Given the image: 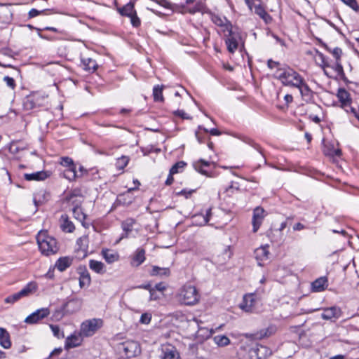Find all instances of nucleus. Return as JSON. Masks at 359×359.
Returning a JSON list of instances; mask_svg holds the SVG:
<instances>
[{
  "label": "nucleus",
  "mask_w": 359,
  "mask_h": 359,
  "mask_svg": "<svg viewBox=\"0 0 359 359\" xmlns=\"http://www.w3.org/2000/svg\"><path fill=\"white\" fill-rule=\"evenodd\" d=\"M36 241L39 250L46 256L54 255L59 250L56 239L48 235L46 231L39 232L36 236Z\"/></svg>",
  "instance_id": "f257e3e1"
},
{
  "label": "nucleus",
  "mask_w": 359,
  "mask_h": 359,
  "mask_svg": "<svg viewBox=\"0 0 359 359\" xmlns=\"http://www.w3.org/2000/svg\"><path fill=\"white\" fill-rule=\"evenodd\" d=\"M277 78L282 84L293 88L299 87L304 79L295 70L290 67L279 68L277 72Z\"/></svg>",
  "instance_id": "f03ea898"
},
{
  "label": "nucleus",
  "mask_w": 359,
  "mask_h": 359,
  "mask_svg": "<svg viewBox=\"0 0 359 359\" xmlns=\"http://www.w3.org/2000/svg\"><path fill=\"white\" fill-rule=\"evenodd\" d=\"M200 295L196 287L191 285H184L178 294L179 301L185 305H194L199 301Z\"/></svg>",
  "instance_id": "7ed1b4c3"
},
{
  "label": "nucleus",
  "mask_w": 359,
  "mask_h": 359,
  "mask_svg": "<svg viewBox=\"0 0 359 359\" xmlns=\"http://www.w3.org/2000/svg\"><path fill=\"white\" fill-rule=\"evenodd\" d=\"M103 325V321L100 318H92L83 321L80 326L79 332L83 337L93 336Z\"/></svg>",
  "instance_id": "20e7f679"
},
{
  "label": "nucleus",
  "mask_w": 359,
  "mask_h": 359,
  "mask_svg": "<svg viewBox=\"0 0 359 359\" xmlns=\"http://www.w3.org/2000/svg\"><path fill=\"white\" fill-rule=\"evenodd\" d=\"M118 349L127 358H132L140 353V345L135 341H126L118 346Z\"/></svg>",
  "instance_id": "39448f33"
},
{
  "label": "nucleus",
  "mask_w": 359,
  "mask_h": 359,
  "mask_svg": "<svg viewBox=\"0 0 359 359\" xmlns=\"http://www.w3.org/2000/svg\"><path fill=\"white\" fill-rule=\"evenodd\" d=\"M249 359H265L272 354V351L267 346L257 344L255 348L248 350Z\"/></svg>",
  "instance_id": "423d86ee"
},
{
  "label": "nucleus",
  "mask_w": 359,
  "mask_h": 359,
  "mask_svg": "<svg viewBox=\"0 0 359 359\" xmlns=\"http://www.w3.org/2000/svg\"><path fill=\"white\" fill-rule=\"evenodd\" d=\"M225 36H226V44L227 46L228 50L233 53H234L238 46V42L241 40L240 34L235 30H233V27H231V32H226Z\"/></svg>",
  "instance_id": "0eeeda50"
},
{
  "label": "nucleus",
  "mask_w": 359,
  "mask_h": 359,
  "mask_svg": "<svg viewBox=\"0 0 359 359\" xmlns=\"http://www.w3.org/2000/svg\"><path fill=\"white\" fill-rule=\"evenodd\" d=\"M50 313V312L48 308H41L29 315L25 318V322L27 324H36L42 319L48 317Z\"/></svg>",
  "instance_id": "6e6552de"
},
{
  "label": "nucleus",
  "mask_w": 359,
  "mask_h": 359,
  "mask_svg": "<svg viewBox=\"0 0 359 359\" xmlns=\"http://www.w3.org/2000/svg\"><path fill=\"white\" fill-rule=\"evenodd\" d=\"M323 310V312L321 313V318L325 320L335 322L342 315L341 309L337 306L325 308Z\"/></svg>",
  "instance_id": "1a4fd4ad"
},
{
  "label": "nucleus",
  "mask_w": 359,
  "mask_h": 359,
  "mask_svg": "<svg viewBox=\"0 0 359 359\" xmlns=\"http://www.w3.org/2000/svg\"><path fill=\"white\" fill-rule=\"evenodd\" d=\"M256 301V295L254 293L247 294L243 296V301L240 304L239 307L245 312H252Z\"/></svg>",
  "instance_id": "9d476101"
},
{
  "label": "nucleus",
  "mask_w": 359,
  "mask_h": 359,
  "mask_svg": "<svg viewBox=\"0 0 359 359\" xmlns=\"http://www.w3.org/2000/svg\"><path fill=\"white\" fill-rule=\"evenodd\" d=\"M194 169L202 175L210 176V172L214 167V163L210 161L200 159L193 163Z\"/></svg>",
  "instance_id": "9b49d317"
},
{
  "label": "nucleus",
  "mask_w": 359,
  "mask_h": 359,
  "mask_svg": "<svg viewBox=\"0 0 359 359\" xmlns=\"http://www.w3.org/2000/svg\"><path fill=\"white\" fill-rule=\"evenodd\" d=\"M277 331V328L275 325H271L265 329L260 330L259 331L255 332L253 334H245V336L247 338H250L251 337L255 339H262L264 338L269 337L273 334H275Z\"/></svg>",
  "instance_id": "f8f14e48"
},
{
  "label": "nucleus",
  "mask_w": 359,
  "mask_h": 359,
  "mask_svg": "<svg viewBox=\"0 0 359 359\" xmlns=\"http://www.w3.org/2000/svg\"><path fill=\"white\" fill-rule=\"evenodd\" d=\"M211 19L215 25L222 28L224 33L231 32L232 24L226 17L212 15Z\"/></svg>",
  "instance_id": "ddd939ff"
},
{
  "label": "nucleus",
  "mask_w": 359,
  "mask_h": 359,
  "mask_svg": "<svg viewBox=\"0 0 359 359\" xmlns=\"http://www.w3.org/2000/svg\"><path fill=\"white\" fill-rule=\"evenodd\" d=\"M265 217V211L261 207H257L254 209L252 217L253 231L257 232L261 226Z\"/></svg>",
  "instance_id": "4468645a"
},
{
  "label": "nucleus",
  "mask_w": 359,
  "mask_h": 359,
  "mask_svg": "<svg viewBox=\"0 0 359 359\" xmlns=\"http://www.w3.org/2000/svg\"><path fill=\"white\" fill-rule=\"evenodd\" d=\"M83 338V336H81L80 332L78 333L74 332V334L67 337L65 340V348L68 350L79 346L82 344Z\"/></svg>",
  "instance_id": "2eb2a0df"
},
{
  "label": "nucleus",
  "mask_w": 359,
  "mask_h": 359,
  "mask_svg": "<svg viewBox=\"0 0 359 359\" xmlns=\"http://www.w3.org/2000/svg\"><path fill=\"white\" fill-rule=\"evenodd\" d=\"M64 305V309L67 314H72L79 311L82 306V302L79 299H73Z\"/></svg>",
  "instance_id": "dca6fc26"
},
{
  "label": "nucleus",
  "mask_w": 359,
  "mask_h": 359,
  "mask_svg": "<svg viewBox=\"0 0 359 359\" xmlns=\"http://www.w3.org/2000/svg\"><path fill=\"white\" fill-rule=\"evenodd\" d=\"M38 290V284L35 281L28 283L21 290L18 292L21 298L29 297L34 294Z\"/></svg>",
  "instance_id": "f3484780"
},
{
  "label": "nucleus",
  "mask_w": 359,
  "mask_h": 359,
  "mask_svg": "<svg viewBox=\"0 0 359 359\" xmlns=\"http://www.w3.org/2000/svg\"><path fill=\"white\" fill-rule=\"evenodd\" d=\"M211 210L212 209L208 208L205 210V213L201 212L198 214H196L193 218L196 223V224L203 226L208 223L210 221V217L211 216Z\"/></svg>",
  "instance_id": "a211bd4d"
},
{
  "label": "nucleus",
  "mask_w": 359,
  "mask_h": 359,
  "mask_svg": "<svg viewBox=\"0 0 359 359\" xmlns=\"http://www.w3.org/2000/svg\"><path fill=\"white\" fill-rule=\"evenodd\" d=\"M74 258L72 257H62L59 258L55 262V267L60 271H65L73 263Z\"/></svg>",
  "instance_id": "6ab92c4d"
},
{
  "label": "nucleus",
  "mask_w": 359,
  "mask_h": 359,
  "mask_svg": "<svg viewBox=\"0 0 359 359\" xmlns=\"http://www.w3.org/2000/svg\"><path fill=\"white\" fill-rule=\"evenodd\" d=\"M255 13L259 15L266 24L271 22L272 18L269 14L265 11L264 8L261 5L260 2L257 4H254Z\"/></svg>",
  "instance_id": "aec40b11"
},
{
  "label": "nucleus",
  "mask_w": 359,
  "mask_h": 359,
  "mask_svg": "<svg viewBox=\"0 0 359 359\" xmlns=\"http://www.w3.org/2000/svg\"><path fill=\"white\" fill-rule=\"evenodd\" d=\"M327 287V279L326 277H320L313 281L311 284L312 291L314 292H322Z\"/></svg>",
  "instance_id": "412c9836"
},
{
  "label": "nucleus",
  "mask_w": 359,
  "mask_h": 359,
  "mask_svg": "<svg viewBox=\"0 0 359 359\" xmlns=\"http://www.w3.org/2000/svg\"><path fill=\"white\" fill-rule=\"evenodd\" d=\"M337 96L341 103L342 107H348L351 104V97L349 93L345 90L344 88H339L337 91Z\"/></svg>",
  "instance_id": "4be33fe9"
},
{
  "label": "nucleus",
  "mask_w": 359,
  "mask_h": 359,
  "mask_svg": "<svg viewBox=\"0 0 359 359\" xmlns=\"http://www.w3.org/2000/svg\"><path fill=\"white\" fill-rule=\"evenodd\" d=\"M102 255L108 264H112L119 259L118 254L112 250H102Z\"/></svg>",
  "instance_id": "5701e85b"
},
{
  "label": "nucleus",
  "mask_w": 359,
  "mask_h": 359,
  "mask_svg": "<svg viewBox=\"0 0 359 359\" xmlns=\"http://www.w3.org/2000/svg\"><path fill=\"white\" fill-rule=\"evenodd\" d=\"M145 260V250L143 248H138L133 257L132 265L138 266Z\"/></svg>",
  "instance_id": "b1692460"
},
{
  "label": "nucleus",
  "mask_w": 359,
  "mask_h": 359,
  "mask_svg": "<svg viewBox=\"0 0 359 359\" xmlns=\"http://www.w3.org/2000/svg\"><path fill=\"white\" fill-rule=\"evenodd\" d=\"M0 345L6 349L11 346L9 333L2 327H0Z\"/></svg>",
  "instance_id": "393cba45"
},
{
  "label": "nucleus",
  "mask_w": 359,
  "mask_h": 359,
  "mask_svg": "<svg viewBox=\"0 0 359 359\" xmlns=\"http://www.w3.org/2000/svg\"><path fill=\"white\" fill-rule=\"evenodd\" d=\"M150 275L152 276H159L161 278L168 277L170 275V270L169 268H161L157 266H153Z\"/></svg>",
  "instance_id": "a878e982"
},
{
  "label": "nucleus",
  "mask_w": 359,
  "mask_h": 359,
  "mask_svg": "<svg viewBox=\"0 0 359 359\" xmlns=\"http://www.w3.org/2000/svg\"><path fill=\"white\" fill-rule=\"evenodd\" d=\"M48 175L44 171H39L33 173H25L24 175V178L27 181H40L44 180L48 177Z\"/></svg>",
  "instance_id": "bb28decb"
},
{
  "label": "nucleus",
  "mask_w": 359,
  "mask_h": 359,
  "mask_svg": "<svg viewBox=\"0 0 359 359\" xmlns=\"http://www.w3.org/2000/svg\"><path fill=\"white\" fill-rule=\"evenodd\" d=\"M297 88L299 90V93L304 100H309L311 98L312 90L306 83L305 80H304L302 83H300L299 87H297Z\"/></svg>",
  "instance_id": "cd10ccee"
},
{
  "label": "nucleus",
  "mask_w": 359,
  "mask_h": 359,
  "mask_svg": "<svg viewBox=\"0 0 359 359\" xmlns=\"http://www.w3.org/2000/svg\"><path fill=\"white\" fill-rule=\"evenodd\" d=\"M81 63L86 71L94 72L98 66L96 61L90 57H81Z\"/></svg>",
  "instance_id": "c85d7f7f"
},
{
  "label": "nucleus",
  "mask_w": 359,
  "mask_h": 359,
  "mask_svg": "<svg viewBox=\"0 0 359 359\" xmlns=\"http://www.w3.org/2000/svg\"><path fill=\"white\" fill-rule=\"evenodd\" d=\"M89 267L92 271H95L97 273L102 274L104 273L106 271L104 264L100 261L90 259L89 261Z\"/></svg>",
  "instance_id": "c756f323"
},
{
  "label": "nucleus",
  "mask_w": 359,
  "mask_h": 359,
  "mask_svg": "<svg viewBox=\"0 0 359 359\" xmlns=\"http://www.w3.org/2000/svg\"><path fill=\"white\" fill-rule=\"evenodd\" d=\"M135 224V220L132 218H128L122 222V229L124 231V235L122 238L128 237L129 233L133 230V226Z\"/></svg>",
  "instance_id": "7c9ffc66"
},
{
  "label": "nucleus",
  "mask_w": 359,
  "mask_h": 359,
  "mask_svg": "<svg viewBox=\"0 0 359 359\" xmlns=\"http://www.w3.org/2000/svg\"><path fill=\"white\" fill-rule=\"evenodd\" d=\"M162 359H180L179 353L174 347H166L163 349Z\"/></svg>",
  "instance_id": "2f4dec72"
},
{
  "label": "nucleus",
  "mask_w": 359,
  "mask_h": 359,
  "mask_svg": "<svg viewBox=\"0 0 359 359\" xmlns=\"http://www.w3.org/2000/svg\"><path fill=\"white\" fill-rule=\"evenodd\" d=\"M196 322L198 323V320H196ZM198 326L199 327L196 333V336L197 338L200 339L201 340H205L210 337V336L212 334V331L211 330H209L208 328L206 327H200L199 325H198Z\"/></svg>",
  "instance_id": "473e14b6"
},
{
  "label": "nucleus",
  "mask_w": 359,
  "mask_h": 359,
  "mask_svg": "<svg viewBox=\"0 0 359 359\" xmlns=\"http://www.w3.org/2000/svg\"><path fill=\"white\" fill-rule=\"evenodd\" d=\"M118 12L121 15L127 16L128 18L136 13L135 10L134 9V4L131 2L119 8Z\"/></svg>",
  "instance_id": "72a5a7b5"
},
{
  "label": "nucleus",
  "mask_w": 359,
  "mask_h": 359,
  "mask_svg": "<svg viewBox=\"0 0 359 359\" xmlns=\"http://www.w3.org/2000/svg\"><path fill=\"white\" fill-rule=\"evenodd\" d=\"M61 219H62V222L60 225L62 230L67 233L73 232L75 227L74 224L68 219V217L62 215Z\"/></svg>",
  "instance_id": "f704fd0d"
},
{
  "label": "nucleus",
  "mask_w": 359,
  "mask_h": 359,
  "mask_svg": "<svg viewBox=\"0 0 359 359\" xmlns=\"http://www.w3.org/2000/svg\"><path fill=\"white\" fill-rule=\"evenodd\" d=\"M323 152L326 156H340L341 154V151L339 149L334 148V146L330 144L325 145Z\"/></svg>",
  "instance_id": "c9c22d12"
},
{
  "label": "nucleus",
  "mask_w": 359,
  "mask_h": 359,
  "mask_svg": "<svg viewBox=\"0 0 359 359\" xmlns=\"http://www.w3.org/2000/svg\"><path fill=\"white\" fill-rule=\"evenodd\" d=\"M63 177L69 181H74L76 178L79 177L76 173V166L66 168L63 172Z\"/></svg>",
  "instance_id": "e433bc0d"
},
{
  "label": "nucleus",
  "mask_w": 359,
  "mask_h": 359,
  "mask_svg": "<svg viewBox=\"0 0 359 359\" xmlns=\"http://www.w3.org/2000/svg\"><path fill=\"white\" fill-rule=\"evenodd\" d=\"M19 141H12L9 145L8 150L13 154H17L20 151L25 150L27 148L26 145H20Z\"/></svg>",
  "instance_id": "4c0bfd02"
},
{
  "label": "nucleus",
  "mask_w": 359,
  "mask_h": 359,
  "mask_svg": "<svg viewBox=\"0 0 359 359\" xmlns=\"http://www.w3.org/2000/svg\"><path fill=\"white\" fill-rule=\"evenodd\" d=\"M255 257L257 260L264 261L269 258V251L266 247H261L255 251Z\"/></svg>",
  "instance_id": "58836bf2"
},
{
  "label": "nucleus",
  "mask_w": 359,
  "mask_h": 359,
  "mask_svg": "<svg viewBox=\"0 0 359 359\" xmlns=\"http://www.w3.org/2000/svg\"><path fill=\"white\" fill-rule=\"evenodd\" d=\"M90 276L87 271L80 273L79 276V286L81 288L88 287L90 284Z\"/></svg>",
  "instance_id": "ea45409f"
},
{
  "label": "nucleus",
  "mask_w": 359,
  "mask_h": 359,
  "mask_svg": "<svg viewBox=\"0 0 359 359\" xmlns=\"http://www.w3.org/2000/svg\"><path fill=\"white\" fill-rule=\"evenodd\" d=\"M163 86H155L153 89L154 100L155 102H163L164 97L163 96Z\"/></svg>",
  "instance_id": "a19ab883"
},
{
  "label": "nucleus",
  "mask_w": 359,
  "mask_h": 359,
  "mask_svg": "<svg viewBox=\"0 0 359 359\" xmlns=\"http://www.w3.org/2000/svg\"><path fill=\"white\" fill-rule=\"evenodd\" d=\"M213 341L219 346H226L230 344V339L226 335H217Z\"/></svg>",
  "instance_id": "79ce46f5"
},
{
  "label": "nucleus",
  "mask_w": 359,
  "mask_h": 359,
  "mask_svg": "<svg viewBox=\"0 0 359 359\" xmlns=\"http://www.w3.org/2000/svg\"><path fill=\"white\" fill-rule=\"evenodd\" d=\"M76 244L79 246V249L86 252L88 246V238L86 236L80 237L76 241Z\"/></svg>",
  "instance_id": "37998d69"
},
{
  "label": "nucleus",
  "mask_w": 359,
  "mask_h": 359,
  "mask_svg": "<svg viewBox=\"0 0 359 359\" xmlns=\"http://www.w3.org/2000/svg\"><path fill=\"white\" fill-rule=\"evenodd\" d=\"M187 165V163L184 161H178L174 164L170 168V174L174 175L176 173L181 172Z\"/></svg>",
  "instance_id": "c03bdc74"
},
{
  "label": "nucleus",
  "mask_w": 359,
  "mask_h": 359,
  "mask_svg": "<svg viewBox=\"0 0 359 359\" xmlns=\"http://www.w3.org/2000/svg\"><path fill=\"white\" fill-rule=\"evenodd\" d=\"M129 158L128 156H123L116 160V165L119 169H123L128 163Z\"/></svg>",
  "instance_id": "a18cd8bd"
},
{
  "label": "nucleus",
  "mask_w": 359,
  "mask_h": 359,
  "mask_svg": "<svg viewBox=\"0 0 359 359\" xmlns=\"http://www.w3.org/2000/svg\"><path fill=\"white\" fill-rule=\"evenodd\" d=\"M60 164L62 166L66 167L67 168H69L76 166L75 164L74 163L73 160L71 158L67 157V156L61 158Z\"/></svg>",
  "instance_id": "49530a36"
},
{
  "label": "nucleus",
  "mask_w": 359,
  "mask_h": 359,
  "mask_svg": "<svg viewBox=\"0 0 359 359\" xmlns=\"http://www.w3.org/2000/svg\"><path fill=\"white\" fill-rule=\"evenodd\" d=\"M21 298L19 292H16V293H14L11 295H9L8 296L6 299H5V302L7 303V304H14L15 302H18V300H20Z\"/></svg>",
  "instance_id": "de8ad7c7"
},
{
  "label": "nucleus",
  "mask_w": 359,
  "mask_h": 359,
  "mask_svg": "<svg viewBox=\"0 0 359 359\" xmlns=\"http://www.w3.org/2000/svg\"><path fill=\"white\" fill-rule=\"evenodd\" d=\"M50 327L53 333V335L55 337H57L58 339L65 337L64 333L60 331L59 326L54 325H50Z\"/></svg>",
  "instance_id": "09e8293b"
},
{
  "label": "nucleus",
  "mask_w": 359,
  "mask_h": 359,
  "mask_svg": "<svg viewBox=\"0 0 359 359\" xmlns=\"http://www.w3.org/2000/svg\"><path fill=\"white\" fill-rule=\"evenodd\" d=\"M344 4L349 6L353 11H359V6L356 0H341Z\"/></svg>",
  "instance_id": "8fccbe9b"
},
{
  "label": "nucleus",
  "mask_w": 359,
  "mask_h": 359,
  "mask_svg": "<svg viewBox=\"0 0 359 359\" xmlns=\"http://www.w3.org/2000/svg\"><path fill=\"white\" fill-rule=\"evenodd\" d=\"M332 68L334 69L339 76H343L344 75L343 66L340 61H335V63L332 66Z\"/></svg>",
  "instance_id": "3c124183"
},
{
  "label": "nucleus",
  "mask_w": 359,
  "mask_h": 359,
  "mask_svg": "<svg viewBox=\"0 0 359 359\" xmlns=\"http://www.w3.org/2000/svg\"><path fill=\"white\" fill-rule=\"evenodd\" d=\"M237 359H249L248 351L245 347H241L237 352Z\"/></svg>",
  "instance_id": "603ef678"
},
{
  "label": "nucleus",
  "mask_w": 359,
  "mask_h": 359,
  "mask_svg": "<svg viewBox=\"0 0 359 359\" xmlns=\"http://www.w3.org/2000/svg\"><path fill=\"white\" fill-rule=\"evenodd\" d=\"M65 315H67V313H66V311L64 309V305H62L60 309H56L53 313V316L57 320L62 318Z\"/></svg>",
  "instance_id": "864d4df0"
},
{
  "label": "nucleus",
  "mask_w": 359,
  "mask_h": 359,
  "mask_svg": "<svg viewBox=\"0 0 359 359\" xmlns=\"http://www.w3.org/2000/svg\"><path fill=\"white\" fill-rule=\"evenodd\" d=\"M327 49L332 53L336 61H340L341 55L342 54V50L339 48H334L332 50H330L328 48Z\"/></svg>",
  "instance_id": "5fc2aeb1"
},
{
  "label": "nucleus",
  "mask_w": 359,
  "mask_h": 359,
  "mask_svg": "<svg viewBox=\"0 0 359 359\" xmlns=\"http://www.w3.org/2000/svg\"><path fill=\"white\" fill-rule=\"evenodd\" d=\"M247 142L259 152L262 157L263 158L264 163H266V161L264 158V154L262 152L261 147L252 140H249Z\"/></svg>",
  "instance_id": "6e6d98bb"
},
{
  "label": "nucleus",
  "mask_w": 359,
  "mask_h": 359,
  "mask_svg": "<svg viewBox=\"0 0 359 359\" xmlns=\"http://www.w3.org/2000/svg\"><path fill=\"white\" fill-rule=\"evenodd\" d=\"M151 320V315L148 313L142 314L140 322L142 324H149Z\"/></svg>",
  "instance_id": "4d7b16f0"
},
{
  "label": "nucleus",
  "mask_w": 359,
  "mask_h": 359,
  "mask_svg": "<svg viewBox=\"0 0 359 359\" xmlns=\"http://www.w3.org/2000/svg\"><path fill=\"white\" fill-rule=\"evenodd\" d=\"M130 22L133 27H138L140 25L141 21H140V19L137 15V13H135L134 15L130 16Z\"/></svg>",
  "instance_id": "13d9d810"
},
{
  "label": "nucleus",
  "mask_w": 359,
  "mask_h": 359,
  "mask_svg": "<svg viewBox=\"0 0 359 359\" xmlns=\"http://www.w3.org/2000/svg\"><path fill=\"white\" fill-rule=\"evenodd\" d=\"M4 81L6 82V85L11 89H14L15 88V82L13 78L8 76H6L4 77Z\"/></svg>",
  "instance_id": "bf43d9fd"
},
{
  "label": "nucleus",
  "mask_w": 359,
  "mask_h": 359,
  "mask_svg": "<svg viewBox=\"0 0 359 359\" xmlns=\"http://www.w3.org/2000/svg\"><path fill=\"white\" fill-rule=\"evenodd\" d=\"M175 116H180L183 119H191V117L189 116L183 110H177L173 113Z\"/></svg>",
  "instance_id": "052dcab7"
},
{
  "label": "nucleus",
  "mask_w": 359,
  "mask_h": 359,
  "mask_svg": "<svg viewBox=\"0 0 359 359\" xmlns=\"http://www.w3.org/2000/svg\"><path fill=\"white\" fill-rule=\"evenodd\" d=\"M0 53L3 54L4 55H6V56L12 57H13L15 55L14 52L9 48H1L0 50Z\"/></svg>",
  "instance_id": "680f3d73"
},
{
  "label": "nucleus",
  "mask_w": 359,
  "mask_h": 359,
  "mask_svg": "<svg viewBox=\"0 0 359 359\" xmlns=\"http://www.w3.org/2000/svg\"><path fill=\"white\" fill-rule=\"evenodd\" d=\"M267 65H268L269 68H270V69H273V68L277 67L278 69L280 63L278 62H276V61H273L270 59L268 60Z\"/></svg>",
  "instance_id": "e2e57ef3"
},
{
  "label": "nucleus",
  "mask_w": 359,
  "mask_h": 359,
  "mask_svg": "<svg viewBox=\"0 0 359 359\" xmlns=\"http://www.w3.org/2000/svg\"><path fill=\"white\" fill-rule=\"evenodd\" d=\"M42 12H43V11H39L36 8H32L29 12V18H34L38 16Z\"/></svg>",
  "instance_id": "0e129e2a"
},
{
  "label": "nucleus",
  "mask_w": 359,
  "mask_h": 359,
  "mask_svg": "<svg viewBox=\"0 0 359 359\" xmlns=\"http://www.w3.org/2000/svg\"><path fill=\"white\" fill-rule=\"evenodd\" d=\"M74 213L76 215V218L81 221L82 219H85V215L81 212V210L78 208L74 209Z\"/></svg>",
  "instance_id": "69168bd1"
},
{
  "label": "nucleus",
  "mask_w": 359,
  "mask_h": 359,
  "mask_svg": "<svg viewBox=\"0 0 359 359\" xmlns=\"http://www.w3.org/2000/svg\"><path fill=\"white\" fill-rule=\"evenodd\" d=\"M256 1L259 3L261 2V0H245L246 5L248 6L250 11L252 10L253 5L256 4Z\"/></svg>",
  "instance_id": "338daca9"
},
{
  "label": "nucleus",
  "mask_w": 359,
  "mask_h": 359,
  "mask_svg": "<svg viewBox=\"0 0 359 359\" xmlns=\"http://www.w3.org/2000/svg\"><path fill=\"white\" fill-rule=\"evenodd\" d=\"M284 100L287 104V106L292 103V101H293V97L292 95H290V94H287L284 96Z\"/></svg>",
  "instance_id": "774afa93"
}]
</instances>
